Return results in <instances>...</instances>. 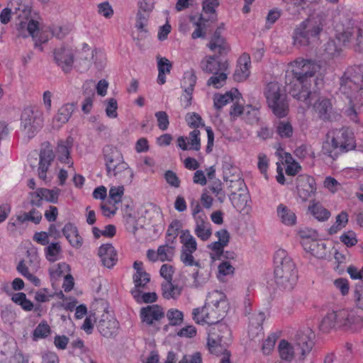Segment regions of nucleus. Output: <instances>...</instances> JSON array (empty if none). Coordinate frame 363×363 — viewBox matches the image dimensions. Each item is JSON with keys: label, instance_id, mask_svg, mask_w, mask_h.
<instances>
[{"label": "nucleus", "instance_id": "nucleus-21", "mask_svg": "<svg viewBox=\"0 0 363 363\" xmlns=\"http://www.w3.org/2000/svg\"><path fill=\"white\" fill-rule=\"evenodd\" d=\"M302 245L306 252H310L318 259H326L329 255L330 250L327 248L325 242L305 239Z\"/></svg>", "mask_w": 363, "mask_h": 363}, {"label": "nucleus", "instance_id": "nucleus-61", "mask_svg": "<svg viewBox=\"0 0 363 363\" xmlns=\"http://www.w3.org/2000/svg\"><path fill=\"white\" fill-rule=\"evenodd\" d=\"M185 119L189 126L194 129L204 126L201 117L196 113H187Z\"/></svg>", "mask_w": 363, "mask_h": 363}, {"label": "nucleus", "instance_id": "nucleus-33", "mask_svg": "<svg viewBox=\"0 0 363 363\" xmlns=\"http://www.w3.org/2000/svg\"><path fill=\"white\" fill-rule=\"evenodd\" d=\"M208 48L220 55H225L229 51V45L225 39L220 36L219 31L216 30L208 45Z\"/></svg>", "mask_w": 363, "mask_h": 363}, {"label": "nucleus", "instance_id": "nucleus-47", "mask_svg": "<svg viewBox=\"0 0 363 363\" xmlns=\"http://www.w3.org/2000/svg\"><path fill=\"white\" fill-rule=\"evenodd\" d=\"M61 247L59 242H52L45 248L46 258L50 262H55L60 259Z\"/></svg>", "mask_w": 363, "mask_h": 363}, {"label": "nucleus", "instance_id": "nucleus-32", "mask_svg": "<svg viewBox=\"0 0 363 363\" xmlns=\"http://www.w3.org/2000/svg\"><path fill=\"white\" fill-rule=\"evenodd\" d=\"M62 233L73 247L79 249L82 246L83 240L79 235L75 225L72 223H67L62 229Z\"/></svg>", "mask_w": 363, "mask_h": 363}, {"label": "nucleus", "instance_id": "nucleus-22", "mask_svg": "<svg viewBox=\"0 0 363 363\" xmlns=\"http://www.w3.org/2000/svg\"><path fill=\"white\" fill-rule=\"evenodd\" d=\"M202 69L207 73L216 74L227 71L228 63L226 60H218L216 57H207L201 62Z\"/></svg>", "mask_w": 363, "mask_h": 363}, {"label": "nucleus", "instance_id": "nucleus-14", "mask_svg": "<svg viewBox=\"0 0 363 363\" xmlns=\"http://www.w3.org/2000/svg\"><path fill=\"white\" fill-rule=\"evenodd\" d=\"M328 137L339 147L340 152L348 151L354 147L352 133L347 128L331 130L328 132Z\"/></svg>", "mask_w": 363, "mask_h": 363}, {"label": "nucleus", "instance_id": "nucleus-16", "mask_svg": "<svg viewBox=\"0 0 363 363\" xmlns=\"http://www.w3.org/2000/svg\"><path fill=\"white\" fill-rule=\"evenodd\" d=\"M297 192L302 201H306L315 196L316 184L313 177L308 175H300L297 178Z\"/></svg>", "mask_w": 363, "mask_h": 363}, {"label": "nucleus", "instance_id": "nucleus-36", "mask_svg": "<svg viewBox=\"0 0 363 363\" xmlns=\"http://www.w3.org/2000/svg\"><path fill=\"white\" fill-rule=\"evenodd\" d=\"M229 198L233 206L237 210L242 211L247 206L249 196L245 189L244 191H231Z\"/></svg>", "mask_w": 363, "mask_h": 363}, {"label": "nucleus", "instance_id": "nucleus-50", "mask_svg": "<svg viewBox=\"0 0 363 363\" xmlns=\"http://www.w3.org/2000/svg\"><path fill=\"white\" fill-rule=\"evenodd\" d=\"M340 150L337 145H335V143H333L332 139L327 138V140L323 143L322 152L332 158H335L337 156Z\"/></svg>", "mask_w": 363, "mask_h": 363}, {"label": "nucleus", "instance_id": "nucleus-2", "mask_svg": "<svg viewBox=\"0 0 363 363\" xmlns=\"http://www.w3.org/2000/svg\"><path fill=\"white\" fill-rule=\"evenodd\" d=\"M340 91L346 96L342 108L343 115L350 121L360 123L363 113V66L348 68L340 81Z\"/></svg>", "mask_w": 363, "mask_h": 363}, {"label": "nucleus", "instance_id": "nucleus-42", "mask_svg": "<svg viewBox=\"0 0 363 363\" xmlns=\"http://www.w3.org/2000/svg\"><path fill=\"white\" fill-rule=\"evenodd\" d=\"M163 296L167 298H177L181 294V289L172 284V281H167L162 284Z\"/></svg>", "mask_w": 363, "mask_h": 363}, {"label": "nucleus", "instance_id": "nucleus-19", "mask_svg": "<svg viewBox=\"0 0 363 363\" xmlns=\"http://www.w3.org/2000/svg\"><path fill=\"white\" fill-rule=\"evenodd\" d=\"M201 133L198 129L191 131L188 136L177 138V147L182 150L199 151L201 149Z\"/></svg>", "mask_w": 363, "mask_h": 363}, {"label": "nucleus", "instance_id": "nucleus-46", "mask_svg": "<svg viewBox=\"0 0 363 363\" xmlns=\"http://www.w3.org/2000/svg\"><path fill=\"white\" fill-rule=\"evenodd\" d=\"M98 57H102V53L97 52L96 50H91L87 48L86 50L84 49L82 52V59L83 60V64L85 69L89 67L91 61H93L96 65V60Z\"/></svg>", "mask_w": 363, "mask_h": 363}, {"label": "nucleus", "instance_id": "nucleus-31", "mask_svg": "<svg viewBox=\"0 0 363 363\" xmlns=\"http://www.w3.org/2000/svg\"><path fill=\"white\" fill-rule=\"evenodd\" d=\"M238 102L235 101L234 104L231 106L230 109V116L233 118H237L241 115L243 116L244 113H251L252 115V118H250V123H254L257 122L259 118V108L257 106H252L251 105H247L245 107H242L240 105L238 104Z\"/></svg>", "mask_w": 363, "mask_h": 363}, {"label": "nucleus", "instance_id": "nucleus-25", "mask_svg": "<svg viewBox=\"0 0 363 363\" xmlns=\"http://www.w3.org/2000/svg\"><path fill=\"white\" fill-rule=\"evenodd\" d=\"M60 191L58 188L53 189H39L31 194V203L37 205L43 199L51 203H57Z\"/></svg>", "mask_w": 363, "mask_h": 363}, {"label": "nucleus", "instance_id": "nucleus-57", "mask_svg": "<svg viewBox=\"0 0 363 363\" xmlns=\"http://www.w3.org/2000/svg\"><path fill=\"white\" fill-rule=\"evenodd\" d=\"M69 272V267L65 262L58 263L50 269V274L53 278L65 276Z\"/></svg>", "mask_w": 363, "mask_h": 363}, {"label": "nucleus", "instance_id": "nucleus-8", "mask_svg": "<svg viewBox=\"0 0 363 363\" xmlns=\"http://www.w3.org/2000/svg\"><path fill=\"white\" fill-rule=\"evenodd\" d=\"M357 36V46L359 51H363V28H357L353 26H348L342 31L338 30L335 39H330L323 45V55L328 59L339 56L342 52V46L351 42Z\"/></svg>", "mask_w": 363, "mask_h": 363}, {"label": "nucleus", "instance_id": "nucleus-58", "mask_svg": "<svg viewBox=\"0 0 363 363\" xmlns=\"http://www.w3.org/2000/svg\"><path fill=\"white\" fill-rule=\"evenodd\" d=\"M51 35H56L58 38H62V35L56 33L55 30L50 32L48 29L40 30L38 34H37V38H34L33 39L35 46H40V45L48 42Z\"/></svg>", "mask_w": 363, "mask_h": 363}, {"label": "nucleus", "instance_id": "nucleus-60", "mask_svg": "<svg viewBox=\"0 0 363 363\" xmlns=\"http://www.w3.org/2000/svg\"><path fill=\"white\" fill-rule=\"evenodd\" d=\"M277 132L281 138H290L293 133V128L290 123L281 121L277 126Z\"/></svg>", "mask_w": 363, "mask_h": 363}, {"label": "nucleus", "instance_id": "nucleus-6", "mask_svg": "<svg viewBox=\"0 0 363 363\" xmlns=\"http://www.w3.org/2000/svg\"><path fill=\"white\" fill-rule=\"evenodd\" d=\"M102 155L108 177L123 183L132 182L133 171L116 147L111 145H105L102 150Z\"/></svg>", "mask_w": 363, "mask_h": 363}, {"label": "nucleus", "instance_id": "nucleus-4", "mask_svg": "<svg viewBox=\"0 0 363 363\" xmlns=\"http://www.w3.org/2000/svg\"><path fill=\"white\" fill-rule=\"evenodd\" d=\"M363 328V318L352 308H340L327 312L319 324V330L328 333L334 329L356 333Z\"/></svg>", "mask_w": 363, "mask_h": 363}, {"label": "nucleus", "instance_id": "nucleus-34", "mask_svg": "<svg viewBox=\"0 0 363 363\" xmlns=\"http://www.w3.org/2000/svg\"><path fill=\"white\" fill-rule=\"evenodd\" d=\"M308 211L318 221H325L330 216V212L326 209L320 202L313 201L308 206Z\"/></svg>", "mask_w": 363, "mask_h": 363}, {"label": "nucleus", "instance_id": "nucleus-41", "mask_svg": "<svg viewBox=\"0 0 363 363\" xmlns=\"http://www.w3.org/2000/svg\"><path fill=\"white\" fill-rule=\"evenodd\" d=\"M194 252H196V251L193 250L182 249L180 254L181 262L186 266H195L197 267H200V262L199 260H196L194 256Z\"/></svg>", "mask_w": 363, "mask_h": 363}, {"label": "nucleus", "instance_id": "nucleus-63", "mask_svg": "<svg viewBox=\"0 0 363 363\" xmlns=\"http://www.w3.org/2000/svg\"><path fill=\"white\" fill-rule=\"evenodd\" d=\"M225 245L217 241L212 242L208 246L211 250L210 256L212 259L216 260L219 259L223 252V249Z\"/></svg>", "mask_w": 363, "mask_h": 363}, {"label": "nucleus", "instance_id": "nucleus-39", "mask_svg": "<svg viewBox=\"0 0 363 363\" xmlns=\"http://www.w3.org/2000/svg\"><path fill=\"white\" fill-rule=\"evenodd\" d=\"M130 292L134 299L138 303H154L157 299V296L155 292L143 293V290L137 289H133Z\"/></svg>", "mask_w": 363, "mask_h": 363}, {"label": "nucleus", "instance_id": "nucleus-23", "mask_svg": "<svg viewBox=\"0 0 363 363\" xmlns=\"http://www.w3.org/2000/svg\"><path fill=\"white\" fill-rule=\"evenodd\" d=\"M251 60L249 55H242L238 61V65L233 74L234 79L237 82H243L250 76Z\"/></svg>", "mask_w": 363, "mask_h": 363}, {"label": "nucleus", "instance_id": "nucleus-44", "mask_svg": "<svg viewBox=\"0 0 363 363\" xmlns=\"http://www.w3.org/2000/svg\"><path fill=\"white\" fill-rule=\"evenodd\" d=\"M348 223V214L345 211H342L335 218V223L329 228V233L333 235L345 228Z\"/></svg>", "mask_w": 363, "mask_h": 363}, {"label": "nucleus", "instance_id": "nucleus-55", "mask_svg": "<svg viewBox=\"0 0 363 363\" xmlns=\"http://www.w3.org/2000/svg\"><path fill=\"white\" fill-rule=\"evenodd\" d=\"M166 315L171 325H179L183 321V313L178 309L171 308L168 310Z\"/></svg>", "mask_w": 363, "mask_h": 363}, {"label": "nucleus", "instance_id": "nucleus-62", "mask_svg": "<svg viewBox=\"0 0 363 363\" xmlns=\"http://www.w3.org/2000/svg\"><path fill=\"white\" fill-rule=\"evenodd\" d=\"M211 191L215 194L220 202H223L225 199V194L223 189L220 180L214 181L210 186Z\"/></svg>", "mask_w": 363, "mask_h": 363}, {"label": "nucleus", "instance_id": "nucleus-52", "mask_svg": "<svg viewBox=\"0 0 363 363\" xmlns=\"http://www.w3.org/2000/svg\"><path fill=\"white\" fill-rule=\"evenodd\" d=\"M51 332L50 328L46 322H41L33 331V340L48 337Z\"/></svg>", "mask_w": 363, "mask_h": 363}, {"label": "nucleus", "instance_id": "nucleus-27", "mask_svg": "<svg viewBox=\"0 0 363 363\" xmlns=\"http://www.w3.org/2000/svg\"><path fill=\"white\" fill-rule=\"evenodd\" d=\"M74 111V106L67 104L60 107L52 120V127L54 129H59L66 123Z\"/></svg>", "mask_w": 363, "mask_h": 363}, {"label": "nucleus", "instance_id": "nucleus-28", "mask_svg": "<svg viewBox=\"0 0 363 363\" xmlns=\"http://www.w3.org/2000/svg\"><path fill=\"white\" fill-rule=\"evenodd\" d=\"M195 221L194 233L203 241L208 240L212 234L210 223L206 217H197Z\"/></svg>", "mask_w": 363, "mask_h": 363}, {"label": "nucleus", "instance_id": "nucleus-13", "mask_svg": "<svg viewBox=\"0 0 363 363\" xmlns=\"http://www.w3.org/2000/svg\"><path fill=\"white\" fill-rule=\"evenodd\" d=\"M223 180L230 191H244L247 187L240 168L230 162L223 164Z\"/></svg>", "mask_w": 363, "mask_h": 363}, {"label": "nucleus", "instance_id": "nucleus-7", "mask_svg": "<svg viewBox=\"0 0 363 363\" xmlns=\"http://www.w3.org/2000/svg\"><path fill=\"white\" fill-rule=\"evenodd\" d=\"M274 262L277 284L286 290L292 289L296 284L298 273L288 252L284 249H278L274 253Z\"/></svg>", "mask_w": 363, "mask_h": 363}, {"label": "nucleus", "instance_id": "nucleus-5", "mask_svg": "<svg viewBox=\"0 0 363 363\" xmlns=\"http://www.w3.org/2000/svg\"><path fill=\"white\" fill-rule=\"evenodd\" d=\"M314 337V333L308 328L298 332L294 339L281 340L277 347L280 358L286 362H291L296 356L304 359L313 348Z\"/></svg>", "mask_w": 363, "mask_h": 363}, {"label": "nucleus", "instance_id": "nucleus-24", "mask_svg": "<svg viewBox=\"0 0 363 363\" xmlns=\"http://www.w3.org/2000/svg\"><path fill=\"white\" fill-rule=\"evenodd\" d=\"M54 152L50 147H46L40 151L38 172V176L41 179L46 180V173L54 159Z\"/></svg>", "mask_w": 363, "mask_h": 363}, {"label": "nucleus", "instance_id": "nucleus-26", "mask_svg": "<svg viewBox=\"0 0 363 363\" xmlns=\"http://www.w3.org/2000/svg\"><path fill=\"white\" fill-rule=\"evenodd\" d=\"M98 254L105 267L111 268L116 264L117 253L111 244L102 245L99 249Z\"/></svg>", "mask_w": 363, "mask_h": 363}, {"label": "nucleus", "instance_id": "nucleus-1", "mask_svg": "<svg viewBox=\"0 0 363 363\" xmlns=\"http://www.w3.org/2000/svg\"><path fill=\"white\" fill-rule=\"evenodd\" d=\"M320 66L315 62L298 57L288 64L286 75V91L306 106L311 104V87Z\"/></svg>", "mask_w": 363, "mask_h": 363}, {"label": "nucleus", "instance_id": "nucleus-30", "mask_svg": "<svg viewBox=\"0 0 363 363\" xmlns=\"http://www.w3.org/2000/svg\"><path fill=\"white\" fill-rule=\"evenodd\" d=\"M313 108L319 118L326 120L330 116L333 111V106L328 99L320 96L313 104Z\"/></svg>", "mask_w": 363, "mask_h": 363}, {"label": "nucleus", "instance_id": "nucleus-45", "mask_svg": "<svg viewBox=\"0 0 363 363\" xmlns=\"http://www.w3.org/2000/svg\"><path fill=\"white\" fill-rule=\"evenodd\" d=\"M265 318V313L263 312L252 314L250 318V330L252 331L255 329L257 334L260 333L262 330V325Z\"/></svg>", "mask_w": 363, "mask_h": 363}, {"label": "nucleus", "instance_id": "nucleus-17", "mask_svg": "<svg viewBox=\"0 0 363 363\" xmlns=\"http://www.w3.org/2000/svg\"><path fill=\"white\" fill-rule=\"evenodd\" d=\"M53 58L55 62L64 72L67 73L72 70L74 63V54L71 49L65 47L55 49Z\"/></svg>", "mask_w": 363, "mask_h": 363}, {"label": "nucleus", "instance_id": "nucleus-54", "mask_svg": "<svg viewBox=\"0 0 363 363\" xmlns=\"http://www.w3.org/2000/svg\"><path fill=\"white\" fill-rule=\"evenodd\" d=\"M124 194V187L123 186H113L110 188L108 196L109 200L114 204H118L122 201V197Z\"/></svg>", "mask_w": 363, "mask_h": 363}, {"label": "nucleus", "instance_id": "nucleus-53", "mask_svg": "<svg viewBox=\"0 0 363 363\" xmlns=\"http://www.w3.org/2000/svg\"><path fill=\"white\" fill-rule=\"evenodd\" d=\"M196 82V77L193 70L187 71L184 73L183 80L182 82V87L184 89H191L194 91V86Z\"/></svg>", "mask_w": 363, "mask_h": 363}, {"label": "nucleus", "instance_id": "nucleus-48", "mask_svg": "<svg viewBox=\"0 0 363 363\" xmlns=\"http://www.w3.org/2000/svg\"><path fill=\"white\" fill-rule=\"evenodd\" d=\"M18 272L35 286H39L40 284V279L36 277L28 269L24 262H21L17 267Z\"/></svg>", "mask_w": 363, "mask_h": 363}, {"label": "nucleus", "instance_id": "nucleus-59", "mask_svg": "<svg viewBox=\"0 0 363 363\" xmlns=\"http://www.w3.org/2000/svg\"><path fill=\"white\" fill-rule=\"evenodd\" d=\"M235 268L228 261L222 262L218 265V278L223 280L225 276L233 275L234 274Z\"/></svg>", "mask_w": 363, "mask_h": 363}, {"label": "nucleus", "instance_id": "nucleus-37", "mask_svg": "<svg viewBox=\"0 0 363 363\" xmlns=\"http://www.w3.org/2000/svg\"><path fill=\"white\" fill-rule=\"evenodd\" d=\"M126 229L133 233H135L139 228L143 226L142 218L138 217L136 212L130 211L126 213L125 216Z\"/></svg>", "mask_w": 363, "mask_h": 363}, {"label": "nucleus", "instance_id": "nucleus-9", "mask_svg": "<svg viewBox=\"0 0 363 363\" xmlns=\"http://www.w3.org/2000/svg\"><path fill=\"white\" fill-rule=\"evenodd\" d=\"M323 27L321 16H310L295 28L292 35L293 44L298 48L309 45L319 39Z\"/></svg>", "mask_w": 363, "mask_h": 363}, {"label": "nucleus", "instance_id": "nucleus-18", "mask_svg": "<svg viewBox=\"0 0 363 363\" xmlns=\"http://www.w3.org/2000/svg\"><path fill=\"white\" fill-rule=\"evenodd\" d=\"M140 317L143 323L150 326L155 325L164 317L163 308L157 304L143 307L140 311Z\"/></svg>", "mask_w": 363, "mask_h": 363}, {"label": "nucleus", "instance_id": "nucleus-29", "mask_svg": "<svg viewBox=\"0 0 363 363\" xmlns=\"http://www.w3.org/2000/svg\"><path fill=\"white\" fill-rule=\"evenodd\" d=\"M240 98L241 94L239 91L237 89H233L224 94L215 95L213 98L214 106L220 109L230 102H238Z\"/></svg>", "mask_w": 363, "mask_h": 363}, {"label": "nucleus", "instance_id": "nucleus-10", "mask_svg": "<svg viewBox=\"0 0 363 363\" xmlns=\"http://www.w3.org/2000/svg\"><path fill=\"white\" fill-rule=\"evenodd\" d=\"M264 95L269 106L277 116L281 118L286 115L288 104L286 95L278 82L269 83L264 89Z\"/></svg>", "mask_w": 363, "mask_h": 363}, {"label": "nucleus", "instance_id": "nucleus-64", "mask_svg": "<svg viewBox=\"0 0 363 363\" xmlns=\"http://www.w3.org/2000/svg\"><path fill=\"white\" fill-rule=\"evenodd\" d=\"M157 119L158 128L162 130H166L168 128L169 121V116L165 111H157L155 114Z\"/></svg>", "mask_w": 363, "mask_h": 363}, {"label": "nucleus", "instance_id": "nucleus-49", "mask_svg": "<svg viewBox=\"0 0 363 363\" xmlns=\"http://www.w3.org/2000/svg\"><path fill=\"white\" fill-rule=\"evenodd\" d=\"M225 72L226 71H223L213 74L208 80L207 84L208 86H213L216 89H219L224 86L228 77V74Z\"/></svg>", "mask_w": 363, "mask_h": 363}, {"label": "nucleus", "instance_id": "nucleus-12", "mask_svg": "<svg viewBox=\"0 0 363 363\" xmlns=\"http://www.w3.org/2000/svg\"><path fill=\"white\" fill-rule=\"evenodd\" d=\"M43 124V113L38 109L25 108L21 116V131L28 138H32Z\"/></svg>", "mask_w": 363, "mask_h": 363}, {"label": "nucleus", "instance_id": "nucleus-15", "mask_svg": "<svg viewBox=\"0 0 363 363\" xmlns=\"http://www.w3.org/2000/svg\"><path fill=\"white\" fill-rule=\"evenodd\" d=\"M101 335L106 338H114L119 331V323L108 311H104L97 324Z\"/></svg>", "mask_w": 363, "mask_h": 363}, {"label": "nucleus", "instance_id": "nucleus-20", "mask_svg": "<svg viewBox=\"0 0 363 363\" xmlns=\"http://www.w3.org/2000/svg\"><path fill=\"white\" fill-rule=\"evenodd\" d=\"M276 214L277 219L285 226L294 227L297 223L295 211L284 203H279L277 206Z\"/></svg>", "mask_w": 363, "mask_h": 363}, {"label": "nucleus", "instance_id": "nucleus-3", "mask_svg": "<svg viewBox=\"0 0 363 363\" xmlns=\"http://www.w3.org/2000/svg\"><path fill=\"white\" fill-rule=\"evenodd\" d=\"M225 295L215 290L208 293L203 307L194 308L192 312L193 319L198 324L218 325L222 324L220 320L225 315L228 309ZM218 329H216V331Z\"/></svg>", "mask_w": 363, "mask_h": 363}, {"label": "nucleus", "instance_id": "nucleus-11", "mask_svg": "<svg viewBox=\"0 0 363 363\" xmlns=\"http://www.w3.org/2000/svg\"><path fill=\"white\" fill-rule=\"evenodd\" d=\"M217 329V331L216 328L210 329L207 345L211 354L220 356L228 352L226 348V342L223 340L228 338L230 331L225 323L218 325Z\"/></svg>", "mask_w": 363, "mask_h": 363}, {"label": "nucleus", "instance_id": "nucleus-56", "mask_svg": "<svg viewBox=\"0 0 363 363\" xmlns=\"http://www.w3.org/2000/svg\"><path fill=\"white\" fill-rule=\"evenodd\" d=\"M134 288L138 290L144 289L145 286L149 283L150 280V274L147 272H144L138 274H133V276Z\"/></svg>", "mask_w": 363, "mask_h": 363}, {"label": "nucleus", "instance_id": "nucleus-43", "mask_svg": "<svg viewBox=\"0 0 363 363\" xmlns=\"http://www.w3.org/2000/svg\"><path fill=\"white\" fill-rule=\"evenodd\" d=\"M11 300L15 303L21 306L26 311H31L34 308L33 302L26 298L24 293L18 292L14 294L11 297Z\"/></svg>", "mask_w": 363, "mask_h": 363}, {"label": "nucleus", "instance_id": "nucleus-38", "mask_svg": "<svg viewBox=\"0 0 363 363\" xmlns=\"http://www.w3.org/2000/svg\"><path fill=\"white\" fill-rule=\"evenodd\" d=\"M172 63L165 57H157L158 77L157 82L164 84L166 82L165 74L170 73Z\"/></svg>", "mask_w": 363, "mask_h": 363}, {"label": "nucleus", "instance_id": "nucleus-35", "mask_svg": "<svg viewBox=\"0 0 363 363\" xmlns=\"http://www.w3.org/2000/svg\"><path fill=\"white\" fill-rule=\"evenodd\" d=\"M70 148L71 143L68 140H65L59 142L56 150L58 160L62 163L67 164L69 167L73 165V162H70L69 159Z\"/></svg>", "mask_w": 363, "mask_h": 363}, {"label": "nucleus", "instance_id": "nucleus-51", "mask_svg": "<svg viewBox=\"0 0 363 363\" xmlns=\"http://www.w3.org/2000/svg\"><path fill=\"white\" fill-rule=\"evenodd\" d=\"M160 261H171L174 255V247L168 245H160L157 248Z\"/></svg>", "mask_w": 363, "mask_h": 363}, {"label": "nucleus", "instance_id": "nucleus-40", "mask_svg": "<svg viewBox=\"0 0 363 363\" xmlns=\"http://www.w3.org/2000/svg\"><path fill=\"white\" fill-rule=\"evenodd\" d=\"M182 249H190L197 250V242L196 238L191 235L189 230H183L179 235Z\"/></svg>", "mask_w": 363, "mask_h": 363}]
</instances>
